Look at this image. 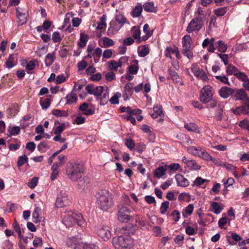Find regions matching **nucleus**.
<instances>
[{
  "mask_svg": "<svg viewBox=\"0 0 249 249\" xmlns=\"http://www.w3.org/2000/svg\"><path fill=\"white\" fill-rule=\"evenodd\" d=\"M97 233L104 241H107L111 237V232L106 226H100L97 230Z\"/></svg>",
  "mask_w": 249,
  "mask_h": 249,
  "instance_id": "obj_10",
  "label": "nucleus"
},
{
  "mask_svg": "<svg viewBox=\"0 0 249 249\" xmlns=\"http://www.w3.org/2000/svg\"><path fill=\"white\" fill-rule=\"evenodd\" d=\"M16 14L18 25H22L26 24L28 16L27 11L25 9L18 7L17 8Z\"/></svg>",
  "mask_w": 249,
  "mask_h": 249,
  "instance_id": "obj_8",
  "label": "nucleus"
},
{
  "mask_svg": "<svg viewBox=\"0 0 249 249\" xmlns=\"http://www.w3.org/2000/svg\"><path fill=\"white\" fill-rule=\"evenodd\" d=\"M88 65L87 62L84 60H82L79 61L77 64V67L78 69V71H82L86 69Z\"/></svg>",
  "mask_w": 249,
  "mask_h": 249,
  "instance_id": "obj_54",
  "label": "nucleus"
},
{
  "mask_svg": "<svg viewBox=\"0 0 249 249\" xmlns=\"http://www.w3.org/2000/svg\"><path fill=\"white\" fill-rule=\"evenodd\" d=\"M167 166H160L157 168L154 172V176L157 178H160L165 175V172L167 170Z\"/></svg>",
  "mask_w": 249,
  "mask_h": 249,
  "instance_id": "obj_27",
  "label": "nucleus"
},
{
  "mask_svg": "<svg viewBox=\"0 0 249 249\" xmlns=\"http://www.w3.org/2000/svg\"><path fill=\"white\" fill-rule=\"evenodd\" d=\"M234 98L236 100H245L247 104L248 100H249L245 91L243 89L238 90L234 94Z\"/></svg>",
  "mask_w": 249,
  "mask_h": 249,
  "instance_id": "obj_18",
  "label": "nucleus"
},
{
  "mask_svg": "<svg viewBox=\"0 0 249 249\" xmlns=\"http://www.w3.org/2000/svg\"><path fill=\"white\" fill-rule=\"evenodd\" d=\"M175 178L177 182V185L179 186L185 187L188 186L189 184L188 180L180 174H178L176 175Z\"/></svg>",
  "mask_w": 249,
  "mask_h": 249,
  "instance_id": "obj_15",
  "label": "nucleus"
},
{
  "mask_svg": "<svg viewBox=\"0 0 249 249\" xmlns=\"http://www.w3.org/2000/svg\"><path fill=\"white\" fill-rule=\"evenodd\" d=\"M213 90L211 86L208 85L203 88L201 90L200 100L205 104L208 103L212 98Z\"/></svg>",
  "mask_w": 249,
  "mask_h": 249,
  "instance_id": "obj_5",
  "label": "nucleus"
},
{
  "mask_svg": "<svg viewBox=\"0 0 249 249\" xmlns=\"http://www.w3.org/2000/svg\"><path fill=\"white\" fill-rule=\"evenodd\" d=\"M219 95L223 98H228L234 93V89L229 87L224 86L222 87L218 91Z\"/></svg>",
  "mask_w": 249,
  "mask_h": 249,
  "instance_id": "obj_12",
  "label": "nucleus"
},
{
  "mask_svg": "<svg viewBox=\"0 0 249 249\" xmlns=\"http://www.w3.org/2000/svg\"><path fill=\"white\" fill-rule=\"evenodd\" d=\"M74 249H98V247L93 243L80 242L75 245Z\"/></svg>",
  "mask_w": 249,
  "mask_h": 249,
  "instance_id": "obj_13",
  "label": "nucleus"
},
{
  "mask_svg": "<svg viewBox=\"0 0 249 249\" xmlns=\"http://www.w3.org/2000/svg\"><path fill=\"white\" fill-rule=\"evenodd\" d=\"M190 198V195L188 193H180L178 199L180 201L188 200Z\"/></svg>",
  "mask_w": 249,
  "mask_h": 249,
  "instance_id": "obj_57",
  "label": "nucleus"
},
{
  "mask_svg": "<svg viewBox=\"0 0 249 249\" xmlns=\"http://www.w3.org/2000/svg\"><path fill=\"white\" fill-rule=\"evenodd\" d=\"M184 127L189 131H193L196 133L199 132L197 126L193 123L186 124L184 125Z\"/></svg>",
  "mask_w": 249,
  "mask_h": 249,
  "instance_id": "obj_32",
  "label": "nucleus"
},
{
  "mask_svg": "<svg viewBox=\"0 0 249 249\" xmlns=\"http://www.w3.org/2000/svg\"><path fill=\"white\" fill-rule=\"evenodd\" d=\"M228 10L227 7H220L214 10V13L217 16H224Z\"/></svg>",
  "mask_w": 249,
  "mask_h": 249,
  "instance_id": "obj_42",
  "label": "nucleus"
},
{
  "mask_svg": "<svg viewBox=\"0 0 249 249\" xmlns=\"http://www.w3.org/2000/svg\"><path fill=\"white\" fill-rule=\"evenodd\" d=\"M182 47L193 46L192 38L189 35L184 36L182 39Z\"/></svg>",
  "mask_w": 249,
  "mask_h": 249,
  "instance_id": "obj_30",
  "label": "nucleus"
},
{
  "mask_svg": "<svg viewBox=\"0 0 249 249\" xmlns=\"http://www.w3.org/2000/svg\"><path fill=\"white\" fill-rule=\"evenodd\" d=\"M211 211L215 214H219L222 211L223 208L220 206L219 203L216 202H213L211 204Z\"/></svg>",
  "mask_w": 249,
  "mask_h": 249,
  "instance_id": "obj_29",
  "label": "nucleus"
},
{
  "mask_svg": "<svg viewBox=\"0 0 249 249\" xmlns=\"http://www.w3.org/2000/svg\"><path fill=\"white\" fill-rule=\"evenodd\" d=\"M215 78L220 80L221 82H222V83H223L225 84H227L228 85H230V84L229 82V79H228V77H227L224 75L222 74L221 75L216 76Z\"/></svg>",
  "mask_w": 249,
  "mask_h": 249,
  "instance_id": "obj_53",
  "label": "nucleus"
},
{
  "mask_svg": "<svg viewBox=\"0 0 249 249\" xmlns=\"http://www.w3.org/2000/svg\"><path fill=\"white\" fill-rule=\"evenodd\" d=\"M202 20L201 18H196L191 20L188 24L186 31L188 33L193 32H198L202 27Z\"/></svg>",
  "mask_w": 249,
  "mask_h": 249,
  "instance_id": "obj_7",
  "label": "nucleus"
},
{
  "mask_svg": "<svg viewBox=\"0 0 249 249\" xmlns=\"http://www.w3.org/2000/svg\"><path fill=\"white\" fill-rule=\"evenodd\" d=\"M233 112L234 114H236L244 113L246 114L249 115V100H248L247 107L243 106L237 107L235 109L233 110Z\"/></svg>",
  "mask_w": 249,
  "mask_h": 249,
  "instance_id": "obj_20",
  "label": "nucleus"
},
{
  "mask_svg": "<svg viewBox=\"0 0 249 249\" xmlns=\"http://www.w3.org/2000/svg\"><path fill=\"white\" fill-rule=\"evenodd\" d=\"M97 203L102 210H108L113 205L110 194L107 190H102L99 192Z\"/></svg>",
  "mask_w": 249,
  "mask_h": 249,
  "instance_id": "obj_3",
  "label": "nucleus"
},
{
  "mask_svg": "<svg viewBox=\"0 0 249 249\" xmlns=\"http://www.w3.org/2000/svg\"><path fill=\"white\" fill-rule=\"evenodd\" d=\"M49 148L48 141L42 142L37 145L38 150L42 152L46 151Z\"/></svg>",
  "mask_w": 249,
  "mask_h": 249,
  "instance_id": "obj_40",
  "label": "nucleus"
},
{
  "mask_svg": "<svg viewBox=\"0 0 249 249\" xmlns=\"http://www.w3.org/2000/svg\"><path fill=\"white\" fill-rule=\"evenodd\" d=\"M63 222L67 227H71L75 223L81 226L85 223L82 215L76 213H68L64 217Z\"/></svg>",
  "mask_w": 249,
  "mask_h": 249,
  "instance_id": "obj_4",
  "label": "nucleus"
},
{
  "mask_svg": "<svg viewBox=\"0 0 249 249\" xmlns=\"http://www.w3.org/2000/svg\"><path fill=\"white\" fill-rule=\"evenodd\" d=\"M169 207V202L165 201L161 204L160 212L161 214H164Z\"/></svg>",
  "mask_w": 249,
  "mask_h": 249,
  "instance_id": "obj_49",
  "label": "nucleus"
},
{
  "mask_svg": "<svg viewBox=\"0 0 249 249\" xmlns=\"http://www.w3.org/2000/svg\"><path fill=\"white\" fill-rule=\"evenodd\" d=\"M124 91L125 92V95H124V97L126 96V98H128L131 96L133 92V84L132 83H127L124 86Z\"/></svg>",
  "mask_w": 249,
  "mask_h": 249,
  "instance_id": "obj_24",
  "label": "nucleus"
},
{
  "mask_svg": "<svg viewBox=\"0 0 249 249\" xmlns=\"http://www.w3.org/2000/svg\"><path fill=\"white\" fill-rule=\"evenodd\" d=\"M20 129L19 127L14 126L10 129V130L9 131V132H10L9 136L17 135L18 134H19V133L20 132Z\"/></svg>",
  "mask_w": 249,
  "mask_h": 249,
  "instance_id": "obj_58",
  "label": "nucleus"
},
{
  "mask_svg": "<svg viewBox=\"0 0 249 249\" xmlns=\"http://www.w3.org/2000/svg\"><path fill=\"white\" fill-rule=\"evenodd\" d=\"M121 96V93H117L114 96H112L110 99V102L112 104H118L119 97Z\"/></svg>",
  "mask_w": 249,
  "mask_h": 249,
  "instance_id": "obj_55",
  "label": "nucleus"
},
{
  "mask_svg": "<svg viewBox=\"0 0 249 249\" xmlns=\"http://www.w3.org/2000/svg\"><path fill=\"white\" fill-rule=\"evenodd\" d=\"M130 210L125 206H121L118 212V219L121 222H127L130 219V215L125 213H129Z\"/></svg>",
  "mask_w": 249,
  "mask_h": 249,
  "instance_id": "obj_9",
  "label": "nucleus"
},
{
  "mask_svg": "<svg viewBox=\"0 0 249 249\" xmlns=\"http://www.w3.org/2000/svg\"><path fill=\"white\" fill-rule=\"evenodd\" d=\"M52 114L57 117H66L68 113L65 111H62L59 109H53Z\"/></svg>",
  "mask_w": 249,
  "mask_h": 249,
  "instance_id": "obj_45",
  "label": "nucleus"
},
{
  "mask_svg": "<svg viewBox=\"0 0 249 249\" xmlns=\"http://www.w3.org/2000/svg\"><path fill=\"white\" fill-rule=\"evenodd\" d=\"M215 41V39L214 38H212L210 39L208 38H207L204 40L202 42V46L203 48H206L208 45H210L212 42H214Z\"/></svg>",
  "mask_w": 249,
  "mask_h": 249,
  "instance_id": "obj_59",
  "label": "nucleus"
},
{
  "mask_svg": "<svg viewBox=\"0 0 249 249\" xmlns=\"http://www.w3.org/2000/svg\"><path fill=\"white\" fill-rule=\"evenodd\" d=\"M194 46H185L182 47V54L189 59H191L193 57L192 50Z\"/></svg>",
  "mask_w": 249,
  "mask_h": 249,
  "instance_id": "obj_23",
  "label": "nucleus"
},
{
  "mask_svg": "<svg viewBox=\"0 0 249 249\" xmlns=\"http://www.w3.org/2000/svg\"><path fill=\"white\" fill-rule=\"evenodd\" d=\"M239 71V70L232 65H229L226 69L227 73L229 75L233 74L235 76Z\"/></svg>",
  "mask_w": 249,
  "mask_h": 249,
  "instance_id": "obj_33",
  "label": "nucleus"
},
{
  "mask_svg": "<svg viewBox=\"0 0 249 249\" xmlns=\"http://www.w3.org/2000/svg\"><path fill=\"white\" fill-rule=\"evenodd\" d=\"M194 74L202 79L203 81H207L208 79V76L203 70L198 69L196 65L193 66L191 69Z\"/></svg>",
  "mask_w": 249,
  "mask_h": 249,
  "instance_id": "obj_11",
  "label": "nucleus"
},
{
  "mask_svg": "<svg viewBox=\"0 0 249 249\" xmlns=\"http://www.w3.org/2000/svg\"><path fill=\"white\" fill-rule=\"evenodd\" d=\"M169 74L174 82L178 83V79L179 77L177 72L174 71H172L171 70H169Z\"/></svg>",
  "mask_w": 249,
  "mask_h": 249,
  "instance_id": "obj_46",
  "label": "nucleus"
},
{
  "mask_svg": "<svg viewBox=\"0 0 249 249\" xmlns=\"http://www.w3.org/2000/svg\"><path fill=\"white\" fill-rule=\"evenodd\" d=\"M201 149L202 148L200 147H196L190 146L187 147V150L189 153L198 157Z\"/></svg>",
  "mask_w": 249,
  "mask_h": 249,
  "instance_id": "obj_28",
  "label": "nucleus"
},
{
  "mask_svg": "<svg viewBox=\"0 0 249 249\" xmlns=\"http://www.w3.org/2000/svg\"><path fill=\"white\" fill-rule=\"evenodd\" d=\"M154 113L151 114V116L155 119L160 116V117H163L164 114L162 111V108L161 105H156L153 107Z\"/></svg>",
  "mask_w": 249,
  "mask_h": 249,
  "instance_id": "obj_17",
  "label": "nucleus"
},
{
  "mask_svg": "<svg viewBox=\"0 0 249 249\" xmlns=\"http://www.w3.org/2000/svg\"><path fill=\"white\" fill-rule=\"evenodd\" d=\"M66 104H72L75 103L77 100L76 93L72 91L71 93L68 94L66 96Z\"/></svg>",
  "mask_w": 249,
  "mask_h": 249,
  "instance_id": "obj_26",
  "label": "nucleus"
},
{
  "mask_svg": "<svg viewBox=\"0 0 249 249\" xmlns=\"http://www.w3.org/2000/svg\"><path fill=\"white\" fill-rule=\"evenodd\" d=\"M235 76L243 82H244L248 78L246 74L244 72H240V71Z\"/></svg>",
  "mask_w": 249,
  "mask_h": 249,
  "instance_id": "obj_61",
  "label": "nucleus"
},
{
  "mask_svg": "<svg viewBox=\"0 0 249 249\" xmlns=\"http://www.w3.org/2000/svg\"><path fill=\"white\" fill-rule=\"evenodd\" d=\"M101 96H102L99 98L100 100V104L102 106L105 105L107 103L109 98V91L107 88Z\"/></svg>",
  "mask_w": 249,
  "mask_h": 249,
  "instance_id": "obj_25",
  "label": "nucleus"
},
{
  "mask_svg": "<svg viewBox=\"0 0 249 249\" xmlns=\"http://www.w3.org/2000/svg\"><path fill=\"white\" fill-rule=\"evenodd\" d=\"M241 237L237 233H232L231 235H226V240L229 244L233 245L235 243L231 241L233 240L235 242H238L241 240Z\"/></svg>",
  "mask_w": 249,
  "mask_h": 249,
  "instance_id": "obj_21",
  "label": "nucleus"
},
{
  "mask_svg": "<svg viewBox=\"0 0 249 249\" xmlns=\"http://www.w3.org/2000/svg\"><path fill=\"white\" fill-rule=\"evenodd\" d=\"M28 160V157L26 155H23L19 157L18 161V166H22Z\"/></svg>",
  "mask_w": 249,
  "mask_h": 249,
  "instance_id": "obj_51",
  "label": "nucleus"
},
{
  "mask_svg": "<svg viewBox=\"0 0 249 249\" xmlns=\"http://www.w3.org/2000/svg\"><path fill=\"white\" fill-rule=\"evenodd\" d=\"M187 167L189 168L191 170H198L200 169L201 166L197 163L196 160H191L187 166Z\"/></svg>",
  "mask_w": 249,
  "mask_h": 249,
  "instance_id": "obj_39",
  "label": "nucleus"
},
{
  "mask_svg": "<svg viewBox=\"0 0 249 249\" xmlns=\"http://www.w3.org/2000/svg\"><path fill=\"white\" fill-rule=\"evenodd\" d=\"M106 18V17L105 15H103L101 18H100L101 20H100V22L98 23V25L97 27V29L102 30L106 26V22H105Z\"/></svg>",
  "mask_w": 249,
  "mask_h": 249,
  "instance_id": "obj_50",
  "label": "nucleus"
},
{
  "mask_svg": "<svg viewBox=\"0 0 249 249\" xmlns=\"http://www.w3.org/2000/svg\"><path fill=\"white\" fill-rule=\"evenodd\" d=\"M142 7L141 4L136 6L133 10L132 12V15L133 17L137 18L139 17L142 12Z\"/></svg>",
  "mask_w": 249,
  "mask_h": 249,
  "instance_id": "obj_37",
  "label": "nucleus"
},
{
  "mask_svg": "<svg viewBox=\"0 0 249 249\" xmlns=\"http://www.w3.org/2000/svg\"><path fill=\"white\" fill-rule=\"evenodd\" d=\"M132 36L136 39H140L141 31L139 27L134 26L131 29Z\"/></svg>",
  "mask_w": 249,
  "mask_h": 249,
  "instance_id": "obj_43",
  "label": "nucleus"
},
{
  "mask_svg": "<svg viewBox=\"0 0 249 249\" xmlns=\"http://www.w3.org/2000/svg\"><path fill=\"white\" fill-rule=\"evenodd\" d=\"M70 203L71 200L68 194L65 191H61L56 200V206L61 208L68 206Z\"/></svg>",
  "mask_w": 249,
  "mask_h": 249,
  "instance_id": "obj_6",
  "label": "nucleus"
},
{
  "mask_svg": "<svg viewBox=\"0 0 249 249\" xmlns=\"http://www.w3.org/2000/svg\"><path fill=\"white\" fill-rule=\"evenodd\" d=\"M41 209L38 206H35V210L33 213L32 216L33 219V222L37 223L40 222L42 220V217L41 216Z\"/></svg>",
  "mask_w": 249,
  "mask_h": 249,
  "instance_id": "obj_14",
  "label": "nucleus"
},
{
  "mask_svg": "<svg viewBox=\"0 0 249 249\" xmlns=\"http://www.w3.org/2000/svg\"><path fill=\"white\" fill-rule=\"evenodd\" d=\"M144 10L147 12H156V10L155 8L153 2H148L145 3L143 5Z\"/></svg>",
  "mask_w": 249,
  "mask_h": 249,
  "instance_id": "obj_31",
  "label": "nucleus"
},
{
  "mask_svg": "<svg viewBox=\"0 0 249 249\" xmlns=\"http://www.w3.org/2000/svg\"><path fill=\"white\" fill-rule=\"evenodd\" d=\"M55 59V53L54 52L48 53L45 57V65L47 67H50L54 62Z\"/></svg>",
  "mask_w": 249,
  "mask_h": 249,
  "instance_id": "obj_22",
  "label": "nucleus"
},
{
  "mask_svg": "<svg viewBox=\"0 0 249 249\" xmlns=\"http://www.w3.org/2000/svg\"><path fill=\"white\" fill-rule=\"evenodd\" d=\"M149 53V49L148 47L142 48L140 53L139 56L141 57H144L147 55Z\"/></svg>",
  "mask_w": 249,
  "mask_h": 249,
  "instance_id": "obj_64",
  "label": "nucleus"
},
{
  "mask_svg": "<svg viewBox=\"0 0 249 249\" xmlns=\"http://www.w3.org/2000/svg\"><path fill=\"white\" fill-rule=\"evenodd\" d=\"M122 26L118 24L113 23V21H111L110 23V27L108 28L107 34L110 36H112L116 34L118 31L122 28Z\"/></svg>",
  "mask_w": 249,
  "mask_h": 249,
  "instance_id": "obj_16",
  "label": "nucleus"
},
{
  "mask_svg": "<svg viewBox=\"0 0 249 249\" xmlns=\"http://www.w3.org/2000/svg\"><path fill=\"white\" fill-rule=\"evenodd\" d=\"M84 167L81 162H70L66 168V175L72 181H76L82 177L84 172Z\"/></svg>",
  "mask_w": 249,
  "mask_h": 249,
  "instance_id": "obj_1",
  "label": "nucleus"
},
{
  "mask_svg": "<svg viewBox=\"0 0 249 249\" xmlns=\"http://www.w3.org/2000/svg\"><path fill=\"white\" fill-rule=\"evenodd\" d=\"M216 47L221 53H224L227 49V46L222 41L218 40L216 42Z\"/></svg>",
  "mask_w": 249,
  "mask_h": 249,
  "instance_id": "obj_38",
  "label": "nucleus"
},
{
  "mask_svg": "<svg viewBox=\"0 0 249 249\" xmlns=\"http://www.w3.org/2000/svg\"><path fill=\"white\" fill-rule=\"evenodd\" d=\"M171 216L173 220L176 222L178 221L180 218V213L178 210H175L172 212Z\"/></svg>",
  "mask_w": 249,
  "mask_h": 249,
  "instance_id": "obj_63",
  "label": "nucleus"
},
{
  "mask_svg": "<svg viewBox=\"0 0 249 249\" xmlns=\"http://www.w3.org/2000/svg\"><path fill=\"white\" fill-rule=\"evenodd\" d=\"M35 68V61L34 60L29 61L27 63L26 69L28 71L33 70Z\"/></svg>",
  "mask_w": 249,
  "mask_h": 249,
  "instance_id": "obj_62",
  "label": "nucleus"
},
{
  "mask_svg": "<svg viewBox=\"0 0 249 249\" xmlns=\"http://www.w3.org/2000/svg\"><path fill=\"white\" fill-rule=\"evenodd\" d=\"M89 104L87 103L82 104L79 107V110L83 112V114L86 115H89L93 114L94 111L89 108Z\"/></svg>",
  "mask_w": 249,
  "mask_h": 249,
  "instance_id": "obj_19",
  "label": "nucleus"
},
{
  "mask_svg": "<svg viewBox=\"0 0 249 249\" xmlns=\"http://www.w3.org/2000/svg\"><path fill=\"white\" fill-rule=\"evenodd\" d=\"M88 39V36L84 34H81L80 37V41L78 44L80 47H84L86 46L87 42Z\"/></svg>",
  "mask_w": 249,
  "mask_h": 249,
  "instance_id": "obj_41",
  "label": "nucleus"
},
{
  "mask_svg": "<svg viewBox=\"0 0 249 249\" xmlns=\"http://www.w3.org/2000/svg\"><path fill=\"white\" fill-rule=\"evenodd\" d=\"M102 39L105 48L109 47L114 45V41L112 39L107 37H104Z\"/></svg>",
  "mask_w": 249,
  "mask_h": 249,
  "instance_id": "obj_44",
  "label": "nucleus"
},
{
  "mask_svg": "<svg viewBox=\"0 0 249 249\" xmlns=\"http://www.w3.org/2000/svg\"><path fill=\"white\" fill-rule=\"evenodd\" d=\"M15 65V56L13 54H11L6 61L5 66L6 68L10 69L13 67Z\"/></svg>",
  "mask_w": 249,
  "mask_h": 249,
  "instance_id": "obj_34",
  "label": "nucleus"
},
{
  "mask_svg": "<svg viewBox=\"0 0 249 249\" xmlns=\"http://www.w3.org/2000/svg\"><path fill=\"white\" fill-rule=\"evenodd\" d=\"M222 182L224 184L225 187H228L232 185L234 183V180L232 178H229L227 179H223Z\"/></svg>",
  "mask_w": 249,
  "mask_h": 249,
  "instance_id": "obj_52",
  "label": "nucleus"
},
{
  "mask_svg": "<svg viewBox=\"0 0 249 249\" xmlns=\"http://www.w3.org/2000/svg\"><path fill=\"white\" fill-rule=\"evenodd\" d=\"M40 104L42 108V109H47L50 106V100L48 98H46L44 100L40 101Z\"/></svg>",
  "mask_w": 249,
  "mask_h": 249,
  "instance_id": "obj_48",
  "label": "nucleus"
},
{
  "mask_svg": "<svg viewBox=\"0 0 249 249\" xmlns=\"http://www.w3.org/2000/svg\"><path fill=\"white\" fill-rule=\"evenodd\" d=\"M109 69L111 71H116L119 67L117 61L115 60H112L109 62L108 66Z\"/></svg>",
  "mask_w": 249,
  "mask_h": 249,
  "instance_id": "obj_56",
  "label": "nucleus"
},
{
  "mask_svg": "<svg viewBox=\"0 0 249 249\" xmlns=\"http://www.w3.org/2000/svg\"><path fill=\"white\" fill-rule=\"evenodd\" d=\"M198 157L207 161H210V160H212V156L202 148L200 150Z\"/></svg>",
  "mask_w": 249,
  "mask_h": 249,
  "instance_id": "obj_36",
  "label": "nucleus"
},
{
  "mask_svg": "<svg viewBox=\"0 0 249 249\" xmlns=\"http://www.w3.org/2000/svg\"><path fill=\"white\" fill-rule=\"evenodd\" d=\"M125 145L128 148L132 150L135 147L134 141L131 139H127L125 142Z\"/></svg>",
  "mask_w": 249,
  "mask_h": 249,
  "instance_id": "obj_60",
  "label": "nucleus"
},
{
  "mask_svg": "<svg viewBox=\"0 0 249 249\" xmlns=\"http://www.w3.org/2000/svg\"><path fill=\"white\" fill-rule=\"evenodd\" d=\"M112 244L116 249H130L133 246V240L130 236L121 235L113 237Z\"/></svg>",
  "mask_w": 249,
  "mask_h": 249,
  "instance_id": "obj_2",
  "label": "nucleus"
},
{
  "mask_svg": "<svg viewBox=\"0 0 249 249\" xmlns=\"http://www.w3.org/2000/svg\"><path fill=\"white\" fill-rule=\"evenodd\" d=\"M105 89L102 86H98L95 88L93 95L97 97L101 96Z\"/></svg>",
  "mask_w": 249,
  "mask_h": 249,
  "instance_id": "obj_47",
  "label": "nucleus"
},
{
  "mask_svg": "<svg viewBox=\"0 0 249 249\" xmlns=\"http://www.w3.org/2000/svg\"><path fill=\"white\" fill-rule=\"evenodd\" d=\"M126 19L122 15H118L115 17V19L113 21V23L115 24H118L123 26V25L125 23Z\"/></svg>",
  "mask_w": 249,
  "mask_h": 249,
  "instance_id": "obj_35",
  "label": "nucleus"
}]
</instances>
